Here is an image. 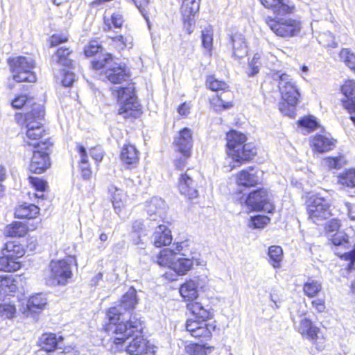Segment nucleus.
Instances as JSON below:
<instances>
[{"instance_id":"57","label":"nucleus","mask_w":355,"mask_h":355,"mask_svg":"<svg viewBox=\"0 0 355 355\" xmlns=\"http://www.w3.org/2000/svg\"><path fill=\"white\" fill-rule=\"evenodd\" d=\"M340 227V224L338 220L337 219H332L329 220L325 227L326 234L327 237H329L331 235H333V234H335L336 232H338L339 229Z\"/></svg>"},{"instance_id":"42","label":"nucleus","mask_w":355,"mask_h":355,"mask_svg":"<svg viewBox=\"0 0 355 355\" xmlns=\"http://www.w3.org/2000/svg\"><path fill=\"white\" fill-rule=\"evenodd\" d=\"M11 105L14 108L17 109L21 108L23 106H25L26 108L30 107L31 110H28L27 112H31L34 105L39 104L34 103L33 99L28 98L26 95H20L12 100Z\"/></svg>"},{"instance_id":"21","label":"nucleus","mask_w":355,"mask_h":355,"mask_svg":"<svg viewBox=\"0 0 355 355\" xmlns=\"http://www.w3.org/2000/svg\"><path fill=\"white\" fill-rule=\"evenodd\" d=\"M47 304L45 295L37 293L31 296L27 301L26 306L22 313L26 317L32 316L33 313L40 312Z\"/></svg>"},{"instance_id":"47","label":"nucleus","mask_w":355,"mask_h":355,"mask_svg":"<svg viewBox=\"0 0 355 355\" xmlns=\"http://www.w3.org/2000/svg\"><path fill=\"white\" fill-rule=\"evenodd\" d=\"M213 41V29L210 25H208L202 31V42L205 49H206L209 54L211 55Z\"/></svg>"},{"instance_id":"1","label":"nucleus","mask_w":355,"mask_h":355,"mask_svg":"<svg viewBox=\"0 0 355 355\" xmlns=\"http://www.w3.org/2000/svg\"><path fill=\"white\" fill-rule=\"evenodd\" d=\"M138 303L136 290L131 287L122 296L119 307H112L107 312V317L109 324H106L105 329L107 332H113L114 334H121L124 336H130L134 333H140L143 330V323L141 320L135 315H131L130 320L124 323L120 322L124 310L130 312L135 308Z\"/></svg>"},{"instance_id":"11","label":"nucleus","mask_w":355,"mask_h":355,"mask_svg":"<svg viewBox=\"0 0 355 355\" xmlns=\"http://www.w3.org/2000/svg\"><path fill=\"white\" fill-rule=\"evenodd\" d=\"M142 331L140 333H134L130 337L135 335V338L126 347V352L130 355H143L153 352V347L148 345V342L145 340L143 336H140ZM119 335L114 338V343L115 345H120L125 342V340L129 338V336H124L121 334H115Z\"/></svg>"},{"instance_id":"48","label":"nucleus","mask_w":355,"mask_h":355,"mask_svg":"<svg viewBox=\"0 0 355 355\" xmlns=\"http://www.w3.org/2000/svg\"><path fill=\"white\" fill-rule=\"evenodd\" d=\"M132 231L138 234L137 238L134 240V243L136 245L144 244V241L142 239V236H146L147 233L144 230V225L141 220H135L132 223Z\"/></svg>"},{"instance_id":"53","label":"nucleus","mask_w":355,"mask_h":355,"mask_svg":"<svg viewBox=\"0 0 355 355\" xmlns=\"http://www.w3.org/2000/svg\"><path fill=\"white\" fill-rule=\"evenodd\" d=\"M270 221V218L266 216L257 215L256 216L251 217L250 226L254 228H263Z\"/></svg>"},{"instance_id":"54","label":"nucleus","mask_w":355,"mask_h":355,"mask_svg":"<svg viewBox=\"0 0 355 355\" xmlns=\"http://www.w3.org/2000/svg\"><path fill=\"white\" fill-rule=\"evenodd\" d=\"M114 41L118 45L119 49L125 48H132V37L130 35L122 36L119 35L113 37Z\"/></svg>"},{"instance_id":"52","label":"nucleus","mask_w":355,"mask_h":355,"mask_svg":"<svg viewBox=\"0 0 355 355\" xmlns=\"http://www.w3.org/2000/svg\"><path fill=\"white\" fill-rule=\"evenodd\" d=\"M207 85L213 91L225 90L227 88V85L225 82L218 80L214 76L207 78Z\"/></svg>"},{"instance_id":"38","label":"nucleus","mask_w":355,"mask_h":355,"mask_svg":"<svg viewBox=\"0 0 355 355\" xmlns=\"http://www.w3.org/2000/svg\"><path fill=\"white\" fill-rule=\"evenodd\" d=\"M26 226L20 223L15 222L6 227V234L12 237L24 236L27 233Z\"/></svg>"},{"instance_id":"51","label":"nucleus","mask_w":355,"mask_h":355,"mask_svg":"<svg viewBox=\"0 0 355 355\" xmlns=\"http://www.w3.org/2000/svg\"><path fill=\"white\" fill-rule=\"evenodd\" d=\"M347 163V159L344 156L336 157H327L324 159V165L330 168H340Z\"/></svg>"},{"instance_id":"9","label":"nucleus","mask_w":355,"mask_h":355,"mask_svg":"<svg viewBox=\"0 0 355 355\" xmlns=\"http://www.w3.org/2000/svg\"><path fill=\"white\" fill-rule=\"evenodd\" d=\"M330 204L323 197L315 196L310 198L307 204L309 218L315 224H320L331 216Z\"/></svg>"},{"instance_id":"44","label":"nucleus","mask_w":355,"mask_h":355,"mask_svg":"<svg viewBox=\"0 0 355 355\" xmlns=\"http://www.w3.org/2000/svg\"><path fill=\"white\" fill-rule=\"evenodd\" d=\"M185 352L189 355H207L211 352V347L191 343L185 347Z\"/></svg>"},{"instance_id":"16","label":"nucleus","mask_w":355,"mask_h":355,"mask_svg":"<svg viewBox=\"0 0 355 355\" xmlns=\"http://www.w3.org/2000/svg\"><path fill=\"white\" fill-rule=\"evenodd\" d=\"M294 328L304 338L313 343H315L319 338L320 329L309 318H303L298 322H295Z\"/></svg>"},{"instance_id":"7","label":"nucleus","mask_w":355,"mask_h":355,"mask_svg":"<svg viewBox=\"0 0 355 355\" xmlns=\"http://www.w3.org/2000/svg\"><path fill=\"white\" fill-rule=\"evenodd\" d=\"M25 254L22 245L16 241H9L5 244L1 250L0 257V270L6 272H14L19 270L21 262L19 261Z\"/></svg>"},{"instance_id":"22","label":"nucleus","mask_w":355,"mask_h":355,"mask_svg":"<svg viewBox=\"0 0 355 355\" xmlns=\"http://www.w3.org/2000/svg\"><path fill=\"white\" fill-rule=\"evenodd\" d=\"M199 279L196 277L186 281L180 286V293L185 301L193 302L198 297Z\"/></svg>"},{"instance_id":"23","label":"nucleus","mask_w":355,"mask_h":355,"mask_svg":"<svg viewBox=\"0 0 355 355\" xmlns=\"http://www.w3.org/2000/svg\"><path fill=\"white\" fill-rule=\"evenodd\" d=\"M194 264L200 265L201 262L193 256L191 257L182 256L176 258L172 270L178 275H184L192 269Z\"/></svg>"},{"instance_id":"60","label":"nucleus","mask_w":355,"mask_h":355,"mask_svg":"<svg viewBox=\"0 0 355 355\" xmlns=\"http://www.w3.org/2000/svg\"><path fill=\"white\" fill-rule=\"evenodd\" d=\"M295 105H290L286 102H284L279 105V110L284 114L293 117L295 114Z\"/></svg>"},{"instance_id":"30","label":"nucleus","mask_w":355,"mask_h":355,"mask_svg":"<svg viewBox=\"0 0 355 355\" xmlns=\"http://www.w3.org/2000/svg\"><path fill=\"white\" fill-rule=\"evenodd\" d=\"M17 288L16 280L12 275L0 276V297L11 295Z\"/></svg>"},{"instance_id":"13","label":"nucleus","mask_w":355,"mask_h":355,"mask_svg":"<svg viewBox=\"0 0 355 355\" xmlns=\"http://www.w3.org/2000/svg\"><path fill=\"white\" fill-rule=\"evenodd\" d=\"M279 78V89L284 101L290 105H296L299 101L300 93L295 82L286 73L275 74Z\"/></svg>"},{"instance_id":"31","label":"nucleus","mask_w":355,"mask_h":355,"mask_svg":"<svg viewBox=\"0 0 355 355\" xmlns=\"http://www.w3.org/2000/svg\"><path fill=\"white\" fill-rule=\"evenodd\" d=\"M39 211L37 206L24 203L15 209V215L18 218H33L39 214Z\"/></svg>"},{"instance_id":"50","label":"nucleus","mask_w":355,"mask_h":355,"mask_svg":"<svg viewBox=\"0 0 355 355\" xmlns=\"http://www.w3.org/2000/svg\"><path fill=\"white\" fill-rule=\"evenodd\" d=\"M214 327L205 322L201 327L196 330L191 336L194 338H209Z\"/></svg>"},{"instance_id":"45","label":"nucleus","mask_w":355,"mask_h":355,"mask_svg":"<svg viewBox=\"0 0 355 355\" xmlns=\"http://www.w3.org/2000/svg\"><path fill=\"white\" fill-rule=\"evenodd\" d=\"M16 314L17 309L14 304L10 302L0 304V318L12 320Z\"/></svg>"},{"instance_id":"25","label":"nucleus","mask_w":355,"mask_h":355,"mask_svg":"<svg viewBox=\"0 0 355 355\" xmlns=\"http://www.w3.org/2000/svg\"><path fill=\"white\" fill-rule=\"evenodd\" d=\"M259 181L257 172L253 168L242 170L236 175V182L239 186L254 187L257 184Z\"/></svg>"},{"instance_id":"26","label":"nucleus","mask_w":355,"mask_h":355,"mask_svg":"<svg viewBox=\"0 0 355 355\" xmlns=\"http://www.w3.org/2000/svg\"><path fill=\"white\" fill-rule=\"evenodd\" d=\"M270 28L279 37H293L300 32L299 24H268Z\"/></svg>"},{"instance_id":"35","label":"nucleus","mask_w":355,"mask_h":355,"mask_svg":"<svg viewBox=\"0 0 355 355\" xmlns=\"http://www.w3.org/2000/svg\"><path fill=\"white\" fill-rule=\"evenodd\" d=\"M295 11V6L291 0H278V3H276L272 10L277 16L281 17L293 14Z\"/></svg>"},{"instance_id":"63","label":"nucleus","mask_w":355,"mask_h":355,"mask_svg":"<svg viewBox=\"0 0 355 355\" xmlns=\"http://www.w3.org/2000/svg\"><path fill=\"white\" fill-rule=\"evenodd\" d=\"M76 149L80 156L79 164L89 163L88 155L85 148L80 144H77Z\"/></svg>"},{"instance_id":"41","label":"nucleus","mask_w":355,"mask_h":355,"mask_svg":"<svg viewBox=\"0 0 355 355\" xmlns=\"http://www.w3.org/2000/svg\"><path fill=\"white\" fill-rule=\"evenodd\" d=\"M70 54L71 51L69 49L60 48L53 57V60L59 64L70 67L72 64V60L69 58Z\"/></svg>"},{"instance_id":"14","label":"nucleus","mask_w":355,"mask_h":355,"mask_svg":"<svg viewBox=\"0 0 355 355\" xmlns=\"http://www.w3.org/2000/svg\"><path fill=\"white\" fill-rule=\"evenodd\" d=\"M44 147L33 151V157L29 166V169L35 173H42L44 172L51 165L49 153L46 151L51 146L49 141L42 142Z\"/></svg>"},{"instance_id":"15","label":"nucleus","mask_w":355,"mask_h":355,"mask_svg":"<svg viewBox=\"0 0 355 355\" xmlns=\"http://www.w3.org/2000/svg\"><path fill=\"white\" fill-rule=\"evenodd\" d=\"M193 178V171L187 170L184 173L180 175L178 183L180 193L189 199H193L198 196L196 183Z\"/></svg>"},{"instance_id":"8","label":"nucleus","mask_w":355,"mask_h":355,"mask_svg":"<svg viewBox=\"0 0 355 355\" xmlns=\"http://www.w3.org/2000/svg\"><path fill=\"white\" fill-rule=\"evenodd\" d=\"M74 259L68 257L65 259L52 261L51 263V274L49 284L51 286H64L71 279L73 273L71 265Z\"/></svg>"},{"instance_id":"10","label":"nucleus","mask_w":355,"mask_h":355,"mask_svg":"<svg viewBox=\"0 0 355 355\" xmlns=\"http://www.w3.org/2000/svg\"><path fill=\"white\" fill-rule=\"evenodd\" d=\"M244 202L252 210H263L268 213H272L274 210L271 197L265 189H258L250 193Z\"/></svg>"},{"instance_id":"24","label":"nucleus","mask_w":355,"mask_h":355,"mask_svg":"<svg viewBox=\"0 0 355 355\" xmlns=\"http://www.w3.org/2000/svg\"><path fill=\"white\" fill-rule=\"evenodd\" d=\"M232 55L237 58L247 55L248 48L244 36L241 33H235L231 35Z\"/></svg>"},{"instance_id":"59","label":"nucleus","mask_w":355,"mask_h":355,"mask_svg":"<svg viewBox=\"0 0 355 355\" xmlns=\"http://www.w3.org/2000/svg\"><path fill=\"white\" fill-rule=\"evenodd\" d=\"M206 321L202 320H193L188 319L185 324V327L187 331L189 332L191 335L196 330H197L200 327H201Z\"/></svg>"},{"instance_id":"29","label":"nucleus","mask_w":355,"mask_h":355,"mask_svg":"<svg viewBox=\"0 0 355 355\" xmlns=\"http://www.w3.org/2000/svg\"><path fill=\"white\" fill-rule=\"evenodd\" d=\"M121 161L127 165H135L139 161V151L132 144H125L121 152Z\"/></svg>"},{"instance_id":"12","label":"nucleus","mask_w":355,"mask_h":355,"mask_svg":"<svg viewBox=\"0 0 355 355\" xmlns=\"http://www.w3.org/2000/svg\"><path fill=\"white\" fill-rule=\"evenodd\" d=\"M146 211L148 227H153L154 225L165 223L166 205L162 198L154 197L147 201Z\"/></svg>"},{"instance_id":"61","label":"nucleus","mask_w":355,"mask_h":355,"mask_svg":"<svg viewBox=\"0 0 355 355\" xmlns=\"http://www.w3.org/2000/svg\"><path fill=\"white\" fill-rule=\"evenodd\" d=\"M81 176L85 180H89L92 176V171L89 163L79 164Z\"/></svg>"},{"instance_id":"3","label":"nucleus","mask_w":355,"mask_h":355,"mask_svg":"<svg viewBox=\"0 0 355 355\" xmlns=\"http://www.w3.org/2000/svg\"><path fill=\"white\" fill-rule=\"evenodd\" d=\"M44 115V110L42 105H35L31 112H26L24 115L18 113L15 115L17 122L20 125H25L26 141L28 145L40 148L42 143H38L44 133L41 121Z\"/></svg>"},{"instance_id":"43","label":"nucleus","mask_w":355,"mask_h":355,"mask_svg":"<svg viewBox=\"0 0 355 355\" xmlns=\"http://www.w3.org/2000/svg\"><path fill=\"white\" fill-rule=\"evenodd\" d=\"M29 182L33 186V187L37 191L41 193H33V195L36 198H42L44 196L43 192L46 190L47 187V182L37 177H31L30 176Z\"/></svg>"},{"instance_id":"46","label":"nucleus","mask_w":355,"mask_h":355,"mask_svg":"<svg viewBox=\"0 0 355 355\" xmlns=\"http://www.w3.org/2000/svg\"><path fill=\"white\" fill-rule=\"evenodd\" d=\"M297 123L299 126L304 130V134L313 131L318 126L315 118L312 116H304L300 119Z\"/></svg>"},{"instance_id":"18","label":"nucleus","mask_w":355,"mask_h":355,"mask_svg":"<svg viewBox=\"0 0 355 355\" xmlns=\"http://www.w3.org/2000/svg\"><path fill=\"white\" fill-rule=\"evenodd\" d=\"M164 223H159L153 227L155 231L151 236V241L156 248L168 245L172 242L171 231Z\"/></svg>"},{"instance_id":"20","label":"nucleus","mask_w":355,"mask_h":355,"mask_svg":"<svg viewBox=\"0 0 355 355\" xmlns=\"http://www.w3.org/2000/svg\"><path fill=\"white\" fill-rule=\"evenodd\" d=\"M336 141L325 135L317 134L311 138L310 144L314 151L325 153L332 150Z\"/></svg>"},{"instance_id":"19","label":"nucleus","mask_w":355,"mask_h":355,"mask_svg":"<svg viewBox=\"0 0 355 355\" xmlns=\"http://www.w3.org/2000/svg\"><path fill=\"white\" fill-rule=\"evenodd\" d=\"M342 94L345 98L342 101L343 105L350 114H355V81L347 80L341 87Z\"/></svg>"},{"instance_id":"4","label":"nucleus","mask_w":355,"mask_h":355,"mask_svg":"<svg viewBox=\"0 0 355 355\" xmlns=\"http://www.w3.org/2000/svg\"><path fill=\"white\" fill-rule=\"evenodd\" d=\"M92 67L96 70L103 69L101 78L113 84H121L130 78V73L124 64L114 61L111 55L107 54L101 60L92 62Z\"/></svg>"},{"instance_id":"49","label":"nucleus","mask_w":355,"mask_h":355,"mask_svg":"<svg viewBox=\"0 0 355 355\" xmlns=\"http://www.w3.org/2000/svg\"><path fill=\"white\" fill-rule=\"evenodd\" d=\"M340 60L355 73V55L347 49L341 50L339 54Z\"/></svg>"},{"instance_id":"28","label":"nucleus","mask_w":355,"mask_h":355,"mask_svg":"<svg viewBox=\"0 0 355 355\" xmlns=\"http://www.w3.org/2000/svg\"><path fill=\"white\" fill-rule=\"evenodd\" d=\"M62 340V338L61 336L57 338L55 334L45 333L39 339V346L42 349L50 352L55 350Z\"/></svg>"},{"instance_id":"5","label":"nucleus","mask_w":355,"mask_h":355,"mask_svg":"<svg viewBox=\"0 0 355 355\" xmlns=\"http://www.w3.org/2000/svg\"><path fill=\"white\" fill-rule=\"evenodd\" d=\"M133 85L127 87H114L112 88V95L116 98L120 104L119 114L124 118L135 116L139 112V104L135 94Z\"/></svg>"},{"instance_id":"58","label":"nucleus","mask_w":355,"mask_h":355,"mask_svg":"<svg viewBox=\"0 0 355 355\" xmlns=\"http://www.w3.org/2000/svg\"><path fill=\"white\" fill-rule=\"evenodd\" d=\"M101 49V46L98 44L97 41H91L85 48V54L87 57H92Z\"/></svg>"},{"instance_id":"17","label":"nucleus","mask_w":355,"mask_h":355,"mask_svg":"<svg viewBox=\"0 0 355 355\" xmlns=\"http://www.w3.org/2000/svg\"><path fill=\"white\" fill-rule=\"evenodd\" d=\"M174 144L176 150L182 155L191 156V150L193 146V138L191 130L188 128L181 130L178 135L175 138Z\"/></svg>"},{"instance_id":"2","label":"nucleus","mask_w":355,"mask_h":355,"mask_svg":"<svg viewBox=\"0 0 355 355\" xmlns=\"http://www.w3.org/2000/svg\"><path fill=\"white\" fill-rule=\"evenodd\" d=\"M246 136L232 130L227 134V157L225 159L224 167L227 171H231L239 166L242 161L250 159L255 152L250 148V145L245 144Z\"/></svg>"},{"instance_id":"34","label":"nucleus","mask_w":355,"mask_h":355,"mask_svg":"<svg viewBox=\"0 0 355 355\" xmlns=\"http://www.w3.org/2000/svg\"><path fill=\"white\" fill-rule=\"evenodd\" d=\"M187 309L191 313L199 320L207 321L211 318V313L209 309L204 307L202 304L194 302L187 304Z\"/></svg>"},{"instance_id":"39","label":"nucleus","mask_w":355,"mask_h":355,"mask_svg":"<svg viewBox=\"0 0 355 355\" xmlns=\"http://www.w3.org/2000/svg\"><path fill=\"white\" fill-rule=\"evenodd\" d=\"M328 239L335 246L343 247L345 249H349L351 247L348 236L343 231L333 234Z\"/></svg>"},{"instance_id":"27","label":"nucleus","mask_w":355,"mask_h":355,"mask_svg":"<svg viewBox=\"0 0 355 355\" xmlns=\"http://www.w3.org/2000/svg\"><path fill=\"white\" fill-rule=\"evenodd\" d=\"M200 0H182L181 13L183 22H190L198 13Z\"/></svg>"},{"instance_id":"62","label":"nucleus","mask_w":355,"mask_h":355,"mask_svg":"<svg viewBox=\"0 0 355 355\" xmlns=\"http://www.w3.org/2000/svg\"><path fill=\"white\" fill-rule=\"evenodd\" d=\"M68 36L64 34H54L51 37V44L53 46H57L62 42L67 41Z\"/></svg>"},{"instance_id":"64","label":"nucleus","mask_w":355,"mask_h":355,"mask_svg":"<svg viewBox=\"0 0 355 355\" xmlns=\"http://www.w3.org/2000/svg\"><path fill=\"white\" fill-rule=\"evenodd\" d=\"M312 307L318 313H322L325 310V302L324 299L316 298L311 302Z\"/></svg>"},{"instance_id":"55","label":"nucleus","mask_w":355,"mask_h":355,"mask_svg":"<svg viewBox=\"0 0 355 355\" xmlns=\"http://www.w3.org/2000/svg\"><path fill=\"white\" fill-rule=\"evenodd\" d=\"M260 58V55L259 53H256L252 60L249 62L250 71L248 72V76H252L259 72V67L261 65Z\"/></svg>"},{"instance_id":"37","label":"nucleus","mask_w":355,"mask_h":355,"mask_svg":"<svg viewBox=\"0 0 355 355\" xmlns=\"http://www.w3.org/2000/svg\"><path fill=\"white\" fill-rule=\"evenodd\" d=\"M338 182L347 187H355V168H350L340 173L338 176Z\"/></svg>"},{"instance_id":"36","label":"nucleus","mask_w":355,"mask_h":355,"mask_svg":"<svg viewBox=\"0 0 355 355\" xmlns=\"http://www.w3.org/2000/svg\"><path fill=\"white\" fill-rule=\"evenodd\" d=\"M268 261L275 268H279L281 266V262L283 260L284 254L282 248L278 245H272L268 248Z\"/></svg>"},{"instance_id":"32","label":"nucleus","mask_w":355,"mask_h":355,"mask_svg":"<svg viewBox=\"0 0 355 355\" xmlns=\"http://www.w3.org/2000/svg\"><path fill=\"white\" fill-rule=\"evenodd\" d=\"M109 192L112 196L113 207L116 213L119 214L121 208L124 206L126 196L121 189L113 185L110 187Z\"/></svg>"},{"instance_id":"56","label":"nucleus","mask_w":355,"mask_h":355,"mask_svg":"<svg viewBox=\"0 0 355 355\" xmlns=\"http://www.w3.org/2000/svg\"><path fill=\"white\" fill-rule=\"evenodd\" d=\"M189 247V241H183L181 242H178L173 243L172 248V250H173L174 254L177 255H180L183 257H186L187 254L185 252L187 251V248Z\"/></svg>"},{"instance_id":"6","label":"nucleus","mask_w":355,"mask_h":355,"mask_svg":"<svg viewBox=\"0 0 355 355\" xmlns=\"http://www.w3.org/2000/svg\"><path fill=\"white\" fill-rule=\"evenodd\" d=\"M10 71L14 80L18 83L36 81V76L33 70L35 61L31 57L17 56L8 60Z\"/></svg>"},{"instance_id":"40","label":"nucleus","mask_w":355,"mask_h":355,"mask_svg":"<svg viewBox=\"0 0 355 355\" xmlns=\"http://www.w3.org/2000/svg\"><path fill=\"white\" fill-rule=\"evenodd\" d=\"M321 290V284L313 279H309L304 284L303 286V291L309 297H314L317 296Z\"/></svg>"},{"instance_id":"33","label":"nucleus","mask_w":355,"mask_h":355,"mask_svg":"<svg viewBox=\"0 0 355 355\" xmlns=\"http://www.w3.org/2000/svg\"><path fill=\"white\" fill-rule=\"evenodd\" d=\"M176 259V255L171 248H165L160 251L156 257V262L161 266L168 267L171 269L173 267Z\"/></svg>"}]
</instances>
